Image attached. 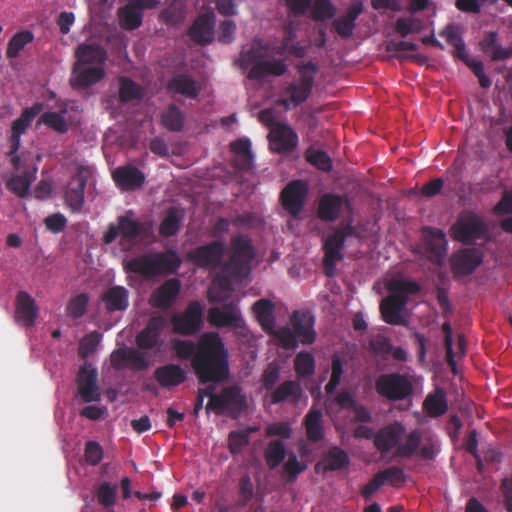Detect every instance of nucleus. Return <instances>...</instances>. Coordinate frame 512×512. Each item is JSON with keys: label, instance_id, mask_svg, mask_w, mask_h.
Segmentation results:
<instances>
[{"label": "nucleus", "instance_id": "f257e3e1", "mask_svg": "<svg viewBox=\"0 0 512 512\" xmlns=\"http://www.w3.org/2000/svg\"><path fill=\"white\" fill-rule=\"evenodd\" d=\"M177 357L184 360L194 355L192 367L202 382H219L227 376L228 351L218 333L208 332L201 335L197 348L191 341L173 340Z\"/></svg>", "mask_w": 512, "mask_h": 512}, {"label": "nucleus", "instance_id": "6e6d98bb", "mask_svg": "<svg viewBox=\"0 0 512 512\" xmlns=\"http://www.w3.org/2000/svg\"><path fill=\"white\" fill-rule=\"evenodd\" d=\"M117 485L103 483L97 490V500L105 508H111L116 501Z\"/></svg>", "mask_w": 512, "mask_h": 512}, {"label": "nucleus", "instance_id": "c85d7f7f", "mask_svg": "<svg viewBox=\"0 0 512 512\" xmlns=\"http://www.w3.org/2000/svg\"><path fill=\"white\" fill-rule=\"evenodd\" d=\"M315 319L310 313L295 312L292 317V324L301 343L312 344L316 339L314 331Z\"/></svg>", "mask_w": 512, "mask_h": 512}, {"label": "nucleus", "instance_id": "f704fd0d", "mask_svg": "<svg viewBox=\"0 0 512 512\" xmlns=\"http://www.w3.org/2000/svg\"><path fill=\"white\" fill-rule=\"evenodd\" d=\"M164 325V318L153 317L147 324L146 328L137 336V345L143 349H150L154 347L158 342V338Z\"/></svg>", "mask_w": 512, "mask_h": 512}, {"label": "nucleus", "instance_id": "09e8293b", "mask_svg": "<svg viewBox=\"0 0 512 512\" xmlns=\"http://www.w3.org/2000/svg\"><path fill=\"white\" fill-rule=\"evenodd\" d=\"M235 395L236 390L233 388L224 389L220 395H210L206 409L221 412L229 406L231 398Z\"/></svg>", "mask_w": 512, "mask_h": 512}, {"label": "nucleus", "instance_id": "7ed1b4c3", "mask_svg": "<svg viewBox=\"0 0 512 512\" xmlns=\"http://www.w3.org/2000/svg\"><path fill=\"white\" fill-rule=\"evenodd\" d=\"M76 61L69 79L74 89L91 87L106 76V50L95 43H82L75 50Z\"/></svg>", "mask_w": 512, "mask_h": 512}, {"label": "nucleus", "instance_id": "c9c22d12", "mask_svg": "<svg viewBox=\"0 0 512 512\" xmlns=\"http://www.w3.org/2000/svg\"><path fill=\"white\" fill-rule=\"evenodd\" d=\"M480 45L484 54L492 60H504L512 55V48L502 47L498 42V34L494 31L485 33Z\"/></svg>", "mask_w": 512, "mask_h": 512}, {"label": "nucleus", "instance_id": "dca6fc26", "mask_svg": "<svg viewBox=\"0 0 512 512\" xmlns=\"http://www.w3.org/2000/svg\"><path fill=\"white\" fill-rule=\"evenodd\" d=\"M110 362L117 369L143 370L148 367L145 354L132 348H120L113 351L110 355Z\"/></svg>", "mask_w": 512, "mask_h": 512}, {"label": "nucleus", "instance_id": "bb28decb", "mask_svg": "<svg viewBox=\"0 0 512 512\" xmlns=\"http://www.w3.org/2000/svg\"><path fill=\"white\" fill-rule=\"evenodd\" d=\"M347 205V200L339 195L324 194L319 201L318 215L322 220L333 221Z\"/></svg>", "mask_w": 512, "mask_h": 512}, {"label": "nucleus", "instance_id": "69168bd1", "mask_svg": "<svg viewBox=\"0 0 512 512\" xmlns=\"http://www.w3.org/2000/svg\"><path fill=\"white\" fill-rule=\"evenodd\" d=\"M275 337L279 343L286 349H293L297 347V339L293 331L288 327L280 328L275 331Z\"/></svg>", "mask_w": 512, "mask_h": 512}, {"label": "nucleus", "instance_id": "37998d69", "mask_svg": "<svg viewBox=\"0 0 512 512\" xmlns=\"http://www.w3.org/2000/svg\"><path fill=\"white\" fill-rule=\"evenodd\" d=\"M34 39L32 32L25 30L16 33L9 41L6 49V55L8 58L17 57L22 49Z\"/></svg>", "mask_w": 512, "mask_h": 512}, {"label": "nucleus", "instance_id": "58836bf2", "mask_svg": "<svg viewBox=\"0 0 512 512\" xmlns=\"http://www.w3.org/2000/svg\"><path fill=\"white\" fill-rule=\"evenodd\" d=\"M109 311L125 310L128 307V291L121 286L108 289L102 296Z\"/></svg>", "mask_w": 512, "mask_h": 512}, {"label": "nucleus", "instance_id": "2f4dec72", "mask_svg": "<svg viewBox=\"0 0 512 512\" xmlns=\"http://www.w3.org/2000/svg\"><path fill=\"white\" fill-rule=\"evenodd\" d=\"M168 90L188 98H195L201 91V85L192 77L181 74L173 77L168 83Z\"/></svg>", "mask_w": 512, "mask_h": 512}, {"label": "nucleus", "instance_id": "2eb2a0df", "mask_svg": "<svg viewBox=\"0 0 512 512\" xmlns=\"http://www.w3.org/2000/svg\"><path fill=\"white\" fill-rule=\"evenodd\" d=\"M348 228L340 229L329 235L325 241V266L326 274L332 276L334 274V268L338 261L343 259L341 249L344 245L345 238L347 236Z\"/></svg>", "mask_w": 512, "mask_h": 512}, {"label": "nucleus", "instance_id": "9d476101", "mask_svg": "<svg viewBox=\"0 0 512 512\" xmlns=\"http://www.w3.org/2000/svg\"><path fill=\"white\" fill-rule=\"evenodd\" d=\"M159 0H128L127 4L118 10L119 25L127 30H134L142 24V13L146 9H154Z\"/></svg>", "mask_w": 512, "mask_h": 512}, {"label": "nucleus", "instance_id": "5701e85b", "mask_svg": "<svg viewBox=\"0 0 512 512\" xmlns=\"http://www.w3.org/2000/svg\"><path fill=\"white\" fill-rule=\"evenodd\" d=\"M223 251L224 247L221 243L213 242L194 249L189 253V257L198 266L214 267L221 258Z\"/></svg>", "mask_w": 512, "mask_h": 512}, {"label": "nucleus", "instance_id": "f3484780", "mask_svg": "<svg viewBox=\"0 0 512 512\" xmlns=\"http://www.w3.org/2000/svg\"><path fill=\"white\" fill-rule=\"evenodd\" d=\"M269 140L273 151L286 153L296 147L298 137L290 126L276 123L271 127Z\"/></svg>", "mask_w": 512, "mask_h": 512}, {"label": "nucleus", "instance_id": "49530a36", "mask_svg": "<svg viewBox=\"0 0 512 512\" xmlns=\"http://www.w3.org/2000/svg\"><path fill=\"white\" fill-rule=\"evenodd\" d=\"M162 123L171 131H179L184 124V115L179 108L171 105L163 112Z\"/></svg>", "mask_w": 512, "mask_h": 512}, {"label": "nucleus", "instance_id": "5fc2aeb1", "mask_svg": "<svg viewBox=\"0 0 512 512\" xmlns=\"http://www.w3.org/2000/svg\"><path fill=\"white\" fill-rule=\"evenodd\" d=\"M324 468L328 470H338L348 464V455L339 448H333L325 457Z\"/></svg>", "mask_w": 512, "mask_h": 512}, {"label": "nucleus", "instance_id": "1a4fd4ad", "mask_svg": "<svg viewBox=\"0 0 512 512\" xmlns=\"http://www.w3.org/2000/svg\"><path fill=\"white\" fill-rule=\"evenodd\" d=\"M78 110L71 102H64L57 110L44 112L39 123H42L58 133H66L77 120Z\"/></svg>", "mask_w": 512, "mask_h": 512}, {"label": "nucleus", "instance_id": "e2e57ef3", "mask_svg": "<svg viewBox=\"0 0 512 512\" xmlns=\"http://www.w3.org/2000/svg\"><path fill=\"white\" fill-rule=\"evenodd\" d=\"M422 23L420 20L414 18H401L397 20L396 31L401 36H406L410 33L420 31Z\"/></svg>", "mask_w": 512, "mask_h": 512}, {"label": "nucleus", "instance_id": "6ab92c4d", "mask_svg": "<svg viewBox=\"0 0 512 512\" xmlns=\"http://www.w3.org/2000/svg\"><path fill=\"white\" fill-rule=\"evenodd\" d=\"M126 268L144 276L156 275L167 268V257L164 255H145L128 261Z\"/></svg>", "mask_w": 512, "mask_h": 512}, {"label": "nucleus", "instance_id": "a878e982", "mask_svg": "<svg viewBox=\"0 0 512 512\" xmlns=\"http://www.w3.org/2000/svg\"><path fill=\"white\" fill-rule=\"evenodd\" d=\"M363 11V3L360 1L354 2L347 12L333 22V29L342 38H349L355 28V20Z\"/></svg>", "mask_w": 512, "mask_h": 512}, {"label": "nucleus", "instance_id": "ea45409f", "mask_svg": "<svg viewBox=\"0 0 512 512\" xmlns=\"http://www.w3.org/2000/svg\"><path fill=\"white\" fill-rule=\"evenodd\" d=\"M286 72V65L279 60H263L256 64L249 72L250 78H259L266 75L281 76Z\"/></svg>", "mask_w": 512, "mask_h": 512}, {"label": "nucleus", "instance_id": "9b49d317", "mask_svg": "<svg viewBox=\"0 0 512 512\" xmlns=\"http://www.w3.org/2000/svg\"><path fill=\"white\" fill-rule=\"evenodd\" d=\"M42 109V104L36 103L32 107L27 108L22 113V115L13 122L12 134L10 137L11 150L9 155L15 169H19L20 164V158L15 155L20 147V136L26 131V129L30 126L33 118L37 116L42 111Z\"/></svg>", "mask_w": 512, "mask_h": 512}, {"label": "nucleus", "instance_id": "0e129e2a", "mask_svg": "<svg viewBox=\"0 0 512 512\" xmlns=\"http://www.w3.org/2000/svg\"><path fill=\"white\" fill-rule=\"evenodd\" d=\"M343 373V364L340 358L334 357L332 361V374L329 382L327 383L325 389L327 393H333L334 390L340 383L341 376Z\"/></svg>", "mask_w": 512, "mask_h": 512}, {"label": "nucleus", "instance_id": "4d7b16f0", "mask_svg": "<svg viewBox=\"0 0 512 512\" xmlns=\"http://www.w3.org/2000/svg\"><path fill=\"white\" fill-rule=\"evenodd\" d=\"M101 340V336L97 332H92L83 337L79 343V355L82 358L89 357L97 349Z\"/></svg>", "mask_w": 512, "mask_h": 512}, {"label": "nucleus", "instance_id": "13d9d810", "mask_svg": "<svg viewBox=\"0 0 512 512\" xmlns=\"http://www.w3.org/2000/svg\"><path fill=\"white\" fill-rule=\"evenodd\" d=\"M307 160L322 171H329L332 167V162L329 156L320 150L309 149L306 154Z\"/></svg>", "mask_w": 512, "mask_h": 512}, {"label": "nucleus", "instance_id": "b1692460", "mask_svg": "<svg viewBox=\"0 0 512 512\" xmlns=\"http://www.w3.org/2000/svg\"><path fill=\"white\" fill-rule=\"evenodd\" d=\"M215 14L207 12L196 19L190 28L191 38L201 44H207L212 41L214 35Z\"/></svg>", "mask_w": 512, "mask_h": 512}, {"label": "nucleus", "instance_id": "052dcab7", "mask_svg": "<svg viewBox=\"0 0 512 512\" xmlns=\"http://www.w3.org/2000/svg\"><path fill=\"white\" fill-rule=\"evenodd\" d=\"M88 298L81 294L71 299L67 305V314L71 318H79L86 312Z\"/></svg>", "mask_w": 512, "mask_h": 512}, {"label": "nucleus", "instance_id": "a211bd4d", "mask_svg": "<svg viewBox=\"0 0 512 512\" xmlns=\"http://www.w3.org/2000/svg\"><path fill=\"white\" fill-rule=\"evenodd\" d=\"M483 255L476 248H466L455 253L451 258V268L458 275L472 273L482 262Z\"/></svg>", "mask_w": 512, "mask_h": 512}, {"label": "nucleus", "instance_id": "e433bc0d", "mask_svg": "<svg viewBox=\"0 0 512 512\" xmlns=\"http://www.w3.org/2000/svg\"><path fill=\"white\" fill-rule=\"evenodd\" d=\"M423 407L432 417H438L445 414L447 412L448 405L444 390L436 388L432 393L428 394L424 400Z\"/></svg>", "mask_w": 512, "mask_h": 512}, {"label": "nucleus", "instance_id": "8fccbe9b", "mask_svg": "<svg viewBox=\"0 0 512 512\" xmlns=\"http://www.w3.org/2000/svg\"><path fill=\"white\" fill-rule=\"evenodd\" d=\"M34 180V173L12 177L7 187L19 197L27 195L30 185Z\"/></svg>", "mask_w": 512, "mask_h": 512}, {"label": "nucleus", "instance_id": "774afa93", "mask_svg": "<svg viewBox=\"0 0 512 512\" xmlns=\"http://www.w3.org/2000/svg\"><path fill=\"white\" fill-rule=\"evenodd\" d=\"M306 469V465L300 462L297 456L292 455L288 458L287 462L284 465L285 472L289 475L291 479H296V477Z\"/></svg>", "mask_w": 512, "mask_h": 512}, {"label": "nucleus", "instance_id": "f8f14e48", "mask_svg": "<svg viewBox=\"0 0 512 512\" xmlns=\"http://www.w3.org/2000/svg\"><path fill=\"white\" fill-rule=\"evenodd\" d=\"M91 174L90 167L80 166L68 183L65 199L67 205L74 212L80 211L84 205V190Z\"/></svg>", "mask_w": 512, "mask_h": 512}, {"label": "nucleus", "instance_id": "de8ad7c7", "mask_svg": "<svg viewBox=\"0 0 512 512\" xmlns=\"http://www.w3.org/2000/svg\"><path fill=\"white\" fill-rule=\"evenodd\" d=\"M182 215L176 208H171L162 221L159 231L163 236H172L177 233Z\"/></svg>", "mask_w": 512, "mask_h": 512}, {"label": "nucleus", "instance_id": "393cba45", "mask_svg": "<svg viewBox=\"0 0 512 512\" xmlns=\"http://www.w3.org/2000/svg\"><path fill=\"white\" fill-rule=\"evenodd\" d=\"M241 317L240 310L234 303L211 308L208 312V321L217 327L232 328Z\"/></svg>", "mask_w": 512, "mask_h": 512}, {"label": "nucleus", "instance_id": "c756f323", "mask_svg": "<svg viewBox=\"0 0 512 512\" xmlns=\"http://www.w3.org/2000/svg\"><path fill=\"white\" fill-rule=\"evenodd\" d=\"M301 400H303L304 404H306L307 399L304 397V393L300 384L296 381H286L282 383L272 393L271 397V402L274 404L284 401L297 404Z\"/></svg>", "mask_w": 512, "mask_h": 512}, {"label": "nucleus", "instance_id": "0eeeda50", "mask_svg": "<svg viewBox=\"0 0 512 512\" xmlns=\"http://www.w3.org/2000/svg\"><path fill=\"white\" fill-rule=\"evenodd\" d=\"M143 226L135 219L134 212L129 210L124 215L119 216L117 224H110L104 233L103 240L106 244H110L117 237L121 241L133 242L142 232Z\"/></svg>", "mask_w": 512, "mask_h": 512}, {"label": "nucleus", "instance_id": "412c9836", "mask_svg": "<svg viewBox=\"0 0 512 512\" xmlns=\"http://www.w3.org/2000/svg\"><path fill=\"white\" fill-rule=\"evenodd\" d=\"M174 330L181 334H193L201 326L202 310L199 304L191 303L184 314L172 318Z\"/></svg>", "mask_w": 512, "mask_h": 512}, {"label": "nucleus", "instance_id": "4468645a", "mask_svg": "<svg viewBox=\"0 0 512 512\" xmlns=\"http://www.w3.org/2000/svg\"><path fill=\"white\" fill-rule=\"evenodd\" d=\"M307 193L308 185L305 182L301 180L290 182L281 193L284 208L291 215L297 216L303 208Z\"/></svg>", "mask_w": 512, "mask_h": 512}, {"label": "nucleus", "instance_id": "a18cd8bd", "mask_svg": "<svg viewBox=\"0 0 512 512\" xmlns=\"http://www.w3.org/2000/svg\"><path fill=\"white\" fill-rule=\"evenodd\" d=\"M420 443L416 450L425 459H433L439 450L437 438L431 433L420 431Z\"/></svg>", "mask_w": 512, "mask_h": 512}, {"label": "nucleus", "instance_id": "79ce46f5", "mask_svg": "<svg viewBox=\"0 0 512 512\" xmlns=\"http://www.w3.org/2000/svg\"><path fill=\"white\" fill-rule=\"evenodd\" d=\"M286 448L282 441L272 440L265 449V460L270 469L276 468L285 458Z\"/></svg>", "mask_w": 512, "mask_h": 512}, {"label": "nucleus", "instance_id": "aec40b11", "mask_svg": "<svg viewBox=\"0 0 512 512\" xmlns=\"http://www.w3.org/2000/svg\"><path fill=\"white\" fill-rule=\"evenodd\" d=\"M485 232L483 222L475 215L462 216L452 229L453 237L462 242H469Z\"/></svg>", "mask_w": 512, "mask_h": 512}, {"label": "nucleus", "instance_id": "20e7f679", "mask_svg": "<svg viewBox=\"0 0 512 512\" xmlns=\"http://www.w3.org/2000/svg\"><path fill=\"white\" fill-rule=\"evenodd\" d=\"M420 438L419 430L408 432L402 423L395 421L376 432L374 446L382 455L392 453L394 457L410 458L416 453Z\"/></svg>", "mask_w": 512, "mask_h": 512}, {"label": "nucleus", "instance_id": "f03ea898", "mask_svg": "<svg viewBox=\"0 0 512 512\" xmlns=\"http://www.w3.org/2000/svg\"><path fill=\"white\" fill-rule=\"evenodd\" d=\"M232 257L221 274L213 281L208 290L211 301L223 302L230 298L233 291L232 284L240 282L249 270V263L253 258L251 242L246 237H238L232 244Z\"/></svg>", "mask_w": 512, "mask_h": 512}, {"label": "nucleus", "instance_id": "4be33fe9", "mask_svg": "<svg viewBox=\"0 0 512 512\" xmlns=\"http://www.w3.org/2000/svg\"><path fill=\"white\" fill-rule=\"evenodd\" d=\"M38 315L34 299L27 292H19L16 298L15 318L23 326H33Z\"/></svg>", "mask_w": 512, "mask_h": 512}, {"label": "nucleus", "instance_id": "4c0bfd02", "mask_svg": "<svg viewBox=\"0 0 512 512\" xmlns=\"http://www.w3.org/2000/svg\"><path fill=\"white\" fill-rule=\"evenodd\" d=\"M274 304L268 299H260L253 305V311L260 325L267 331L275 327Z\"/></svg>", "mask_w": 512, "mask_h": 512}, {"label": "nucleus", "instance_id": "3c124183", "mask_svg": "<svg viewBox=\"0 0 512 512\" xmlns=\"http://www.w3.org/2000/svg\"><path fill=\"white\" fill-rule=\"evenodd\" d=\"M231 149L237 155L242 168L248 167L252 161L251 143L248 139H240L231 143Z\"/></svg>", "mask_w": 512, "mask_h": 512}, {"label": "nucleus", "instance_id": "bf43d9fd", "mask_svg": "<svg viewBox=\"0 0 512 512\" xmlns=\"http://www.w3.org/2000/svg\"><path fill=\"white\" fill-rule=\"evenodd\" d=\"M336 8L329 0H316L313 6V17L316 20H325L333 17Z\"/></svg>", "mask_w": 512, "mask_h": 512}, {"label": "nucleus", "instance_id": "ddd939ff", "mask_svg": "<svg viewBox=\"0 0 512 512\" xmlns=\"http://www.w3.org/2000/svg\"><path fill=\"white\" fill-rule=\"evenodd\" d=\"M78 394L84 402L100 400V389L97 384V370L85 363L77 376Z\"/></svg>", "mask_w": 512, "mask_h": 512}, {"label": "nucleus", "instance_id": "680f3d73", "mask_svg": "<svg viewBox=\"0 0 512 512\" xmlns=\"http://www.w3.org/2000/svg\"><path fill=\"white\" fill-rule=\"evenodd\" d=\"M292 428L286 422L270 423L265 428V435L267 437L278 436L282 439H288L291 437Z\"/></svg>", "mask_w": 512, "mask_h": 512}, {"label": "nucleus", "instance_id": "864d4df0", "mask_svg": "<svg viewBox=\"0 0 512 512\" xmlns=\"http://www.w3.org/2000/svg\"><path fill=\"white\" fill-rule=\"evenodd\" d=\"M461 28L457 25L447 26L440 35L447 40L457 50V54H463L465 56V44L461 37Z\"/></svg>", "mask_w": 512, "mask_h": 512}, {"label": "nucleus", "instance_id": "6e6552de", "mask_svg": "<svg viewBox=\"0 0 512 512\" xmlns=\"http://www.w3.org/2000/svg\"><path fill=\"white\" fill-rule=\"evenodd\" d=\"M300 73V81L287 88L285 92L286 97L281 101L286 110L304 102L311 93L316 67L312 64H308L300 69Z\"/></svg>", "mask_w": 512, "mask_h": 512}, {"label": "nucleus", "instance_id": "a19ab883", "mask_svg": "<svg viewBox=\"0 0 512 512\" xmlns=\"http://www.w3.org/2000/svg\"><path fill=\"white\" fill-rule=\"evenodd\" d=\"M305 429L309 440L318 441L323 436L322 413L320 410L312 408L305 416Z\"/></svg>", "mask_w": 512, "mask_h": 512}, {"label": "nucleus", "instance_id": "72a5a7b5", "mask_svg": "<svg viewBox=\"0 0 512 512\" xmlns=\"http://www.w3.org/2000/svg\"><path fill=\"white\" fill-rule=\"evenodd\" d=\"M180 290V282L177 279L167 280L158 288L150 298L153 306L165 308L170 306L175 300Z\"/></svg>", "mask_w": 512, "mask_h": 512}, {"label": "nucleus", "instance_id": "c03bdc74", "mask_svg": "<svg viewBox=\"0 0 512 512\" xmlns=\"http://www.w3.org/2000/svg\"><path fill=\"white\" fill-rule=\"evenodd\" d=\"M119 97L123 102L141 99L144 90L141 86L128 78H120Z\"/></svg>", "mask_w": 512, "mask_h": 512}, {"label": "nucleus", "instance_id": "39448f33", "mask_svg": "<svg viewBox=\"0 0 512 512\" xmlns=\"http://www.w3.org/2000/svg\"><path fill=\"white\" fill-rule=\"evenodd\" d=\"M385 285L389 296L380 304L382 318L390 325H405L408 316L406 311L408 295L415 293L418 286L399 274L387 277Z\"/></svg>", "mask_w": 512, "mask_h": 512}, {"label": "nucleus", "instance_id": "423d86ee", "mask_svg": "<svg viewBox=\"0 0 512 512\" xmlns=\"http://www.w3.org/2000/svg\"><path fill=\"white\" fill-rule=\"evenodd\" d=\"M376 391L389 400H403L413 391V385L406 376L392 373L379 376L375 383Z\"/></svg>", "mask_w": 512, "mask_h": 512}, {"label": "nucleus", "instance_id": "cd10ccee", "mask_svg": "<svg viewBox=\"0 0 512 512\" xmlns=\"http://www.w3.org/2000/svg\"><path fill=\"white\" fill-rule=\"evenodd\" d=\"M427 249L430 258L435 263L441 265L447 254V240L445 234L440 230H425Z\"/></svg>", "mask_w": 512, "mask_h": 512}, {"label": "nucleus", "instance_id": "7c9ffc66", "mask_svg": "<svg viewBox=\"0 0 512 512\" xmlns=\"http://www.w3.org/2000/svg\"><path fill=\"white\" fill-rule=\"evenodd\" d=\"M154 377L160 386L171 388L180 385L186 378L185 371L178 365L167 364L154 372Z\"/></svg>", "mask_w": 512, "mask_h": 512}, {"label": "nucleus", "instance_id": "338daca9", "mask_svg": "<svg viewBox=\"0 0 512 512\" xmlns=\"http://www.w3.org/2000/svg\"><path fill=\"white\" fill-rule=\"evenodd\" d=\"M279 377L280 368L275 362H272L264 370L262 384L266 389H271L279 380Z\"/></svg>", "mask_w": 512, "mask_h": 512}, {"label": "nucleus", "instance_id": "473e14b6", "mask_svg": "<svg viewBox=\"0 0 512 512\" xmlns=\"http://www.w3.org/2000/svg\"><path fill=\"white\" fill-rule=\"evenodd\" d=\"M115 182L124 190H134L144 182V175L135 167H119L113 172Z\"/></svg>", "mask_w": 512, "mask_h": 512}, {"label": "nucleus", "instance_id": "603ef678", "mask_svg": "<svg viewBox=\"0 0 512 512\" xmlns=\"http://www.w3.org/2000/svg\"><path fill=\"white\" fill-rule=\"evenodd\" d=\"M294 367L299 376L312 375L315 370L313 355L308 352H300L294 360Z\"/></svg>", "mask_w": 512, "mask_h": 512}]
</instances>
